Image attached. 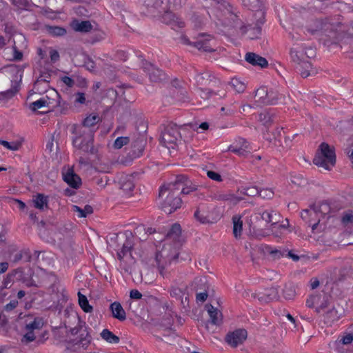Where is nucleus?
<instances>
[{
  "label": "nucleus",
  "mask_w": 353,
  "mask_h": 353,
  "mask_svg": "<svg viewBox=\"0 0 353 353\" xmlns=\"http://www.w3.org/2000/svg\"><path fill=\"white\" fill-rule=\"evenodd\" d=\"M241 1L245 7L254 12L253 14L254 22L245 26L242 20L238 17V19H234L235 21L232 20L234 21V26H241L240 29L243 34H245L247 32L250 31L251 39H259L261 34L262 26L265 22V12L263 9V6L261 0ZM238 17L239 16L238 15Z\"/></svg>",
  "instance_id": "f257e3e1"
},
{
  "label": "nucleus",
  "mask_w": 353,
  "mask_h": 353,
  "mask_svg": "<svg viewBox=\"0 0 353 353\" xmlns=\"http://www.w3.org/2000/svg\"><path fill=\"white\" fill-rule=\"evenodd\" d=\"M181 234V228L180 224L174 223L172 225L170 229L168 232L165 239L167 241H172L174 243V247H172L170 244H165L161 251L156 254V261L159 268L163 269V263L162 259L167 263H170L172 261L175 260L178 258L179 252V248L181 245L180 241Z\"/></svg>",
  "instance_id": "f03ea898"
},
{
  "label": "nucleus",
  "mask_w": 353,
  "mask_h": 353,
  "mask_svg": "<svg viewBox=\"0 0 353 353\" xmlns=\"http://www.w3.org/2000/svg\"><path fill=\"white\" fill-rule=\"evenodd\" d=\"M94 130L72 126L73 146L85 154L96 155L98 153V148L94 145Z\"/></svg>",
  "instance_id": "7ed1b4c3"
},
{
  "label": "nucleus",
  "mask_w": 353,
  "mask_h": 353,
  "mask_svg": "<svg viewBox=\"0 0 353 353\" xmlns=\"http://www.w3.org/2000/svg\"><path fill=\"white\" fill-rule=\"evenodd\" d=\"M175 186L176 185L169 183L159 188V197L163 199L160 206L161 210L168 214H172L181 206L182 200Z\"/></svg>",
  "instance_id": "20e7f679"
},
{
  "label": "nucleus",
  "mask_w": 353,
  "mask_h": 353,
  "mask_svg": "<svg viewBox=\"0 0 353 353\" xmlns=\"http://www.w3.org/2000/svg\"><path fill=\"white\" fill-rule=\"evenodd\" d=\"M319 150L320 152L313 159L314 164L330 170V167L334 166L336 163L334 150L326 143H322L320 145Z\"/></svg>",
  "instance_id": "39448f33"
},
{
  "label": "nucleus",
  "mask_w": 353,
  "mask_h": 353,
  "mask_svg": "<svg viewBox=\"0 0 353 353\" xmlns=\"http://www.w3.org/2000/svg\"><path fill=\"white\" fill-rule=\"evenodd\" d=\"M344 34L338 30L332 24H325L321 32L320 40L327 46L337 45L343 39Z\"/></svg>",
  "instance_id": "423d86ee"
},
{
  "label": "nucleus",
  "mask_w": 353,
  "mask_h": 353,
  "mask_svg": "<svg viewBox=\"0 0 353 353\" xmlns=\"http://www.w3.org/2000/svg\"><path fill=\"white\" fill-rule=\"evenodd\" d=\"M92 337L90 335L88 328L84 326V329L81 332L76 339L69 340L67 341L68 345H70V348L75 352H81L86 350L91 342Z\"/></svg>",
  "instance_id": "0eeeda50"
},
{
  "label": "nucleus",
  "mask_w": 353,
  "mask_h": 353,
  "mask_svg": "<svg viewBox=\"0 0 353 353\" xmlns=\"http://www.w3.org/2000/svg\"><path fill=\"white\" fill-rule=\"evenodd\" d=\"M181 134L176 124L170 123L168 125L164 131L162 132L161 140L163 145L168 148H174L176 145L178 141L181 140Z\"/></svg>",
  "instance_id": "6e6552de"
},
{
  "label": "nucleus",
  "mask_w": 353,
  "mask_h": 353,
  "mask_svg": "<svg viewBox=\"0 0 353 353\" xmlns=\"http://www.w3.org/2000/svg\"><path fill=\"white\" fill-rule=\"evenodd\" d=\"M212 37L210 34L205 33H201L198 35L196 41L194 42L190 41L188 38H184V42L190 46L196 48L199 50L212 52L214 49L210 45V41Z\"/></svg>",
  "instance_id": "1a4fd4ad"
},
{
  "label": "nucleus",
  "mask_w": 353,
  "mask_h": 353,
  "mask_svg": "<svg viewBox=\"0 0 353 353\" xmlns=\"http://www.w3.org/2000/svg\"><path fill=\"white\" fill-rule=\"evenodd\" d=\"M171 183L176 185L175 188L179 192V194H189L196 191L198 187L193 184L186 176L182 174L176 176L175 181Z\"/></svg>",
  "instance_id": "9d476101"
},
{
  "label": "nucleus",
  "mask_w": 353,
  "mask_h": 353,
  "mask_svg": "<svg viewBox=\"0 0 353 353\" xmlns=\"http://www.w3.org/2000/svg\"><path fill=\"white\" fill-rule=\"evenodd\" d=\"M195 80L199 85H209L212 87L219 86L221 88L226 87L227 84L221 82L219 79L213 76L210 72L198 73L195 76Z\"/></svg>",
  "instance_id": "9b49d317"
},
{
  "label": "nucleus",
  "mask_w": 353,
  "mask_h": 353,
  "mask_svg": "<svg viewBox=\"0 0 353 353\" xmlns=\"http://www.w3.org/2000/svg\"><path fill=\"white\" fill-rule=\"evenodd\" d=\"M247 336L248 332L245 329H237L226 335L225 341L232 347H236L245 341Z\"/></svg>",
  "instance_id": "f8f14e48"
},
{
  "label": "nucleus",
  "mask_w": 353,
  "mask_h": 353,
  "mask_svg": "<svg viewBox=\"0 0 353 353\" xmlns=\"http://www.w3.org/2000/svg\"><path fill=\"white\" fill-rule=\"evenodd\" d=\"M145 5L148 9V11L154 16L157 14H161L167 9H170L168 2L166 0H145Z\"/></svg>",
  "instance_id": "ddd939ff"
},
{
  "label": "nucleus",
  "mask_w": 353,
  "mask_h": 353,
  "mask_svg": "<svg viewBox=\"0 0 353 353\" xmlns=\"http://www.w3.org/2000/svg\"><path fill=\"white\" fill-rule=\"evenodd\" d=\"M143 70L148 72L149 78L152 82H160L165 78V74L163 71L155 67L151 63L145 62L143 64Z\"/></svg>",
  "instance_id": "4468645a"
},
{
  "label": "nucleus",
  "mask_w": 353,
  "mask_h": 353,
  "mask_svg": "<svg viewBox=\"0 0 353 353\" xmlns=\"http://www.w3.org/2000/svg\"><path fill=\"white\" fill-rule=\"evenodd\" d=\"M304 49L305 48L302 46H299L296 44L290 50V57L292 60L298 65L303 63V61H307V59L310 57L307 52H304Z\"/></svg>",
  "instance_id": "2eb2a0df"
},
{
  "label": "nucleus",
  "mask_w": 353,
  "mask_h": 353,
  "mask_svg": "<svg viewBox=\"0 0 353 353\" xmlns=\"http://www.w3.org/2000/svg\"><path fill=\"white\" fill-rule=\"evenodd\" d=\"M254 297L261 303H269L278 299L279 290L275 287L265 289L263 292L255 294Z\"/></svg>",
  "instance_id": "dca6fc26"
},
{
  "label": "nucleus",
  "mask_w": 353,
  "mask_h": 353,
  "mask_svg": "<svg viewBox=\"0 0 353 353\" xmlns=\"http://www.w3.org/2000/svg\"><path fill=\"white\" fill-rule=\"evenodd\" d=\"M63 181L74 189H78L81 185V179L74 173L72 168H68L65 173L63 174Z\"/></svg>",
  "instance_id": "f3484780"
},
{
  "label": "nucleus",
  "mask_w": 353,
  "mask_h": 353,
  "mask_svg": "<svg viewBox=\"0 0 353 353\" xmlns=\"http://www.w3.org/2000/svg\"><path fill=\"white\" fill-rule=\"evenodd\" d=\"M137 174L134 173L132 174H123L119 179V184L121 189L125 192H130L134 188V176Z\"/></svg>",
  "instance_id": "a211bd4d"
},
{
  "label": "nucleus",
  "mask_w": 353,
  "mask_h": 353,
  "mask_svg": "<svg viewBox=\"0 0 353 353\" xmlns=\"http://www.w3.org/2000/svg\"><path fill=\"white\" fill-rule=\"evenodd\" d=\"M245 59L251 65L254 66H259L261 68H266L268 65V62L265 58L254 52L246 53Z\"/></svg>",
  "instance_id": "6ab92c4d"
},
{
  "label": "nucleus",
  "mask_w": 353,
  "mask_h": 353,
  "mask_svg": "<svg viewBox=\"0 0 353 353\" xmlns=\"http://www.w3.org/2000/svg\"><path fill=\"white\" fill-rule=\"evenodd\" d=\"M256 214H259L261 218L267 223H271L272 225H276L279 221V214L272 209L266 210L263 212H261L258 209Z\"/></svg>",
  "instance_id": "aec40b11"
},
{
  "label": "nucleus",
  "mask_w": 353,
  "mask_h": 353,
  "mask_svg": "<svg viewBox=\"0 0 353 353\" xmlns=\"http://www.w3.org/2000/svg\"><path fill=\"white\" fill-rule=\"evenodd\" d=\"M71 28L76 32L86 33L92 30V25L89 21L74 19L70 23Z\"/></svg>",
  "instance_id": "412c9836"
},
{
  "label": "nucleus",
  "mask_w": 353,
  "mask_h": 353,
  "mask_svg": "<svg viewBox=\"0 0 353 353\" xmlns=\"http://www.w3.org/2000/svg\"><path fill=\"white\" fill-rule=\"evenodd\" d=\"M110 310L112 312V316L121 321L126 319V314L119 302L114 301L110 304Z\"/></svg>",
  "instance_id": "4be33fe9"
},
{
  "label": "nucleus",
  "mask_w": 353,
  "mask_h": 353,
  "mask_svg": "<svg viewBox=\"0 0 353 353\" xmlns=\"http://www.w3.org/2000/svg\"><path fill=\"white\" fill-rule=\"evenodd\" d=\"M34 207L40 210L48 208V196L41 193H37L32 196Z\"/></svg>",
  "instance_id": "5701e85b"
},
{
  "label": "nucleus",
  "mask_w": 353,
  "mask_h": 353,
  "mask_svg": "<svg viewBox=\"0 0 353 353\" xmlns=\"http://www.w3.org/2000/svg\"><path fill=\"white\" fill-rule=\"evenodd\" d=\"M99 121L100 118L97 114H90L83 119L81 125H74L73 126H77V128H89L96 131L98 128H95V126Z\"/></svg>",
  "instance_id": "b1692460"
},
{
  "label": "nucleus",
  "mask_w": 353,
  "mask_h": 353,
  "mask_svg": "<svg viewBox=\"0 0 353 353\" xmlns=\"http://www.w3.org/2000/svg\"><path fill=\"white\" fill-rule=\"evenodd\" d=\"M145 141L143 138H137L132 143V156L139 157L142 155Z\"/></svg>",
  "instance_id": "393cba45"
},
{
  "label": "nucleus",
  "mask_w": 353,
  "mask_h": 353,
  "mask_svg": "<svg viewBox=\"0 0 353 353\" xmlns=\"http://www.w3.org/2000/svg\"><path fill=\"white\" fill-rule=\"evenodd\" d=\"M264 254H268L273 260H278L285 256L286 250L274 248L270 245H265L263 248Z\"/></svg>",
  "instance_id": "a878e982"
},
{
  "label": "nucleus",
  "mask_w": 353,
  "mask_h": 353,
  "mask_svg": "<svg viewBox=\"0 0 353 353\" xmlns=\"http://www.w3.org/2000/svg\"><path fill=\"white\" fill-rule=\"evenodd\" d=\"M222 90H212V89H201V96L204 99H208L212 97L213 95H217L220 98H224L226 96V90L225 87L221 88Z\"/></svg>",
  "instance_id": "bb28decb"
},
{
  "label": "nucleus",
  "mask_w": 353,
  "mask_h": 353,
  "mask_svg": "<svg viewBox=\"0 0 353 353\" xmlns=\"http://www.w3.org/2000/svg\"><path fill=\"white\" fill-rule=\"evenodd\" d=\"M205 307L208 309V312L210 315L211 323L213 325H219L221 323V319H219L222 314L216 308L214 307L212 305H207Z\"/></svg>",
  "instance_id": "cd10ccee"
},
{
  "label": "nucleus",
  "mask_w": 353,
  "mask_h": 353,
  "mask_svg": "<svg viewBox=\"0 0 353 353\" xmlns=\"http://www.w3.org/2000/svg\"><path fill=\"white\" fill-rule=\"evenodd\" d=\"M193 288L196 292H199V290L201 292H205V290L208 291L209 285L207 279L205 277L195 278L193 282Z\"/></svg>",
  "instance_id": "c85d7f7f"
},
{
  "label": "nucleus",
  "mask_w": 353,
  "mask_h": 353,
  "mask_svg": "<svg viewBox=\"0 0 353 353\" xmlns=\"http://www.w3.org/2000/svg\"><path fill=\"white\" fill-rule=\"evenodd\" d=\"M282 130L283 128H276L274 132H272V137L268 132L267 134H264V137L266 140H268L270 143H273L274 145H277L278 143L281 142V139L282 137Z\"/></svg>",
  "instance_id": "c756f323"
},
{
  "label": "nucleus",
  "mask_w": 353,
  "mask_h": 353,
  "mask_svg": "<svg viewBox=\"0 0 353 353\" xmlns=\"http://www.w3.org/2000/svg\"><path fill=\"white\" fill-rule=\"evenodd\" d=\"M13 43V46H16L19 49L25 50L28 47L27 39L21 33H16L14 34Z\"/></svg>",
  "instance_id": "7c9ffc66"
},
{
  "label": "nucleus",
  "mask_w": 353,
  "mask_h": 353,
  "mask_svg": "<svg viewBox=\"0 0 353 353\" xmlns=\"http://www.w3.org/2000/svg\"><path fill=\"white\" fill-rule=\"evenodd\" d=\"M310 208L314 214L321 213L323 215H325L330 212V207L326 201H322L319 205L314 204Z\"/></svg>",
  "instance_id": "2f4dec72"
},
{
  "label": "nucleus",
  "mask_w": 353,
  "mask_h": 353,
  "mask_svg": "<svg viewBox=\"0 0 353 353\" xmlns=\"http://www.w3.org/2000/svg\"><path fill=\"white\" fill-rule=\"evenodd\" d=\"M23 141V139H21L15 141L8 142L0 139V144L11 151H17L21 148Z\"/></svg>",
  "instance_id": "473e14b6"
},
{
  "label": "nucleus",
  "mask_w": 353,
  "mask_h": 353,
  "mask_svg": "<svg viewBox=\"0 0 353 353\" xmlns=\"http://www.w3.org/2000/svg\"><path fill=\"white\" fill-rule=\"evenodd\" d=\"M101 336L103 339L110 343L117 344L119 343L120 341L119 336H116L113 332L108 329H104L102 330Z\"/></svg>",
  "instance_id": "72a5a7b5"
},
{
  "label": "nucleus",
  "mask_w": 353,
  "mask_h": 353,
  "mask_svg": "<svg viewBox=\"0 0 353 353\" xmlns=\"http://www.w3.org/2000/svg\"><path fill=\"white\" fill-rule=\"evenodd\" d=\"M73 212H77V216L80 218L86 217L88 215L93 213V208L90 205H85L83 208H81L77 205L72 206Z\"/></svg>",
  "instance_id": "f704fd0d"
},
{
  "label": "nucleus",
  "mask_w": 353,
  "mask_h": 353,
  "mask_svg": "<svg viewBox=\"0 0 353 353\" xmlns=\"http://www.w3.org/2000/svg\"><path fill=\"white\" fill-rule=\"evenodd\" d=\"M46 30L52 37H62L67 32L65 28L55 26H47Z\"/></svg>",
  "instance_id": "c9c22d12"
},
{
  "label": "nucleus",
  "mask_w": 353,
  "mask_h": 353,
  "mask_svg": "<svg viewBox=\"0 0 353 353\" xmlns=\"http://www.w3.org/2000/svg\"><path fill=\"white\" fill-rule=\"evenodd\" d=\"M170 9H167L165 12H162L161 14H157L156 16L161 17V20L165 24H172L175 22V15L174 13L170 11Z\"/></svg>",
  "instance_id": "e433bc0d"
},
{
  "label": "nucleus",
  "mask_w": 353,
  "mask_h": 353,
  "mask_svg": "<svg viewBox=\"0 0 353 353\" xmlns=\"http://www.w3.org/2000/svg\"><path fill=\"white\" fill-rule=\"evenodd\" d=\"M79 304L81 309L86 313L92 312L93 310L92 306L89 304L87 297L82 294L80 292H78Z\"/></svg>",
  "instance_id": "4c0bfd02"
},
{
  "label": "nucleus",
  "mask_w": 353,
  "mask_h": 353,
  "mask_svg": "<svg viewBox=\"0 0 353 353\" xmlns=\"http://www.w3.org/2000/svg\"><path fill=\"white\" fill-rule=\"evenodd\" d=\"M233 222V234L236 238H238L241 235L243 221L240 216H234L232 217Z\"/></svg>",
  "instance_id": "58836bf2"
},
{
  "label": "nucleus",
  "mask_w": 353,
  "mask_h": 353,
  "mask_svg": "<svg viewBox=\"0 0 353 353\" xmlns=\"http://www.w3.org/2000/svg\"><path fill=\"white\" fill-rule=\"evenodd\" d=\"M18 83L14 82V85H12V88L6 91L0 92V100L8 99L13 97L16 93L19 91Z\"/></svg>",
  "instance_id": "ea45409f"
},
{
  "label": "nucleus",
  "mask_w": 353,
  "mask_h": 353,
  "mask_svg": "<svg viewBox=\"0 0 353 353\" xmlns=\"http://www.w3.org/2000/svg\"><path fill=\"white\" fill-rule=\"evenodd\" d=\"M259 120L263 122L264 125H268L274 122L275 115L271 111H264L259 114Z\"/></svg>",
  "instance_id": "a19ab883"
},
{
  "label": "nucleus",
  "mask_w": 353,
  "mask_h": 353,
  "mask_svg": "<svg viewBox=\"0 0 353 353\" xmlns=\"http://www.w3.org/2000/svg\"><path fill=\"white\" fill-rule=\"evenodd\" d=\"M273 94L274 92L272 90L268 91L265 87H262L256 91L255 97H257L259 100H261L265 103L266 98L269 99Z\"/></svg>",
  "instance_id": "79ce46f5"
},
{
  "label": "nucleus",
  "mask_w": 353,
  "mask_h": 353,
  "mask_svg": "<svg viewBox=\"0 0 353 353\" xmlns=\"http://www.w3.org/2000/svg\"><path fill=\"white\" fill-rule=\"evenodd\" d=\"M296 296L295 287L292 284L285 285L283 289V296L287 300H292Z\"/></svg>",
  "instance_id": "37998d69"
},
{
  "label": "nucleus",
  "mask_w": 353,
  "mask_h": 353,
  "mask_svg": "<svg viewBox=\"0 0 353 353\" xmlns=\"http://www.w3.org/2000/svg\"><path fill=\"white\" fill-rule=\"evenodd\" d=\"M299 68H298L299 71L302 77L306 78L310 75V69L312 68L311 63L307 61H303V63L299 65Z\"/></svg>",
  "instance_id": "c03bdc74"
},
{
  "label": "nucleus",
  "mask_w": 353,
  "mask_h": 353,
  "mask_svg": "<svg viewBox=\"0 0 353 353\" xmlns=\"http://www.w3.org/2000/svg\"><path fill=\"white\" fill-rule=\"evenodd\" d=\"M259 189L256 186L242 187L240 192L248 196H259Z\"/></svg>",
  "instance_id": "a18cd8bd"
},
{
  "label": "nucleus",
  "mask_w": 353,
  "mask_h": 353,
  "mask_svg": "<svg viewBox=\"0 0 353 353\" xmlns=\"http://www.w3.org/2000/svg\"><path fill=\"white\" fill-rule=\"evenodd\" d=\"M48 104H49V103H48V100L42 98L36 101L31 103L30 104V109L32 111L35 112L37 110H38L39 108L48 106Z\"/></svg>",
  "instance_id": "49530a36"
},
{
  "label": "nucleus",
  "mask_w": 353,
  "mask_h": 353,
  "mask_svg": "<svg viewBox=\"0 0 353 353\" xmlns=\"http://www.w3.org/2000/svg\"><path fill=\"white\" fill-rule=\"evenodd\" d=\"M26 257V261L29 262L31 260V254L29 250H21L20 252L16 254L14 256L13 262L17 263L22 259V258Z\"/></svg>",
  "instance_id": "de8ad7c7"
},
{
  "label": "nucleus",
  "mask_w": 353,
  "mask_h": 353,
  "mask_svg": "<svg viewBox=\"0 0 353 353\" xmlns=\"http://www.w3.org/2000/svg\"><path fill=\"white\" fill-rule=\"evenodd\" d=\"M186 287L184 288L173 286L170 289V296L176 299H181L185 294Z\"/></svg>",
  "instance_id": "09e8293b"
},
{
  "label": "nucleus",
  "mask_w": 353,
  "mask_h": 353,
  "mask_svg": "<svg viewBox=\"0 0 353 353\" xmlns=\"http://www.w3.org/2000/svg\"><path fill=\"white\" fill-rule=\"evenodd\" d=\"M230 85L238 92L241 93L245 89V84L238 79H232L230 82Z\"/></svg>",
  "instance_id": "8fccbe9b"
},
{
  "label": "nucleus",
  "mask_w": 353,
  "mask_h": 353,
  "mask_svg": "<svg viewBox=\"0 0 353 353\" xmlns=\"http://www.w3.org/2000/svg\"><path fill=\"white\" fill-rule=\"evenodd\" d=\"M341 316V315L338 313V311L334 307H332L326 313L325 318L329 322H334L338 321Z\"/></svg>",
  "instance_id": "3c124183"
},
{
  "label": "nucleus",
  "mask_w": 353,
  "mask_h": 353,
  "mask_svg": "<svg viewBox=\"0 0 353 353\" xmlns=\"http://www.w3.org/2000/svg\"><path fill=\"white\" fill-rule=\"evenodd\" d=\"M130 141L128 137H120L116 139L114 143V148L115 149H121L123 145H127Z\"/></svg>",
  "instance_id": "603ef678"
},
{
  "label": "nucleus",
  "mask_w": 353,
  "mask_h": 353,
  "mask_svg": "<svg viewBox=\"0 0 353 353\" xmlns=\"http://www.w3.org/2000/svg\"><path fill=\"white\" fill-rule=\"evenodd\" d=\"M274 193L272 189L270 188H264L259 189V196L264 199H270L273 197Z\"/></svg>",
  "instance_id": "864d4df0"
},
{
  "label": "nucleus",
  "mask_w": 353,
  "mask_h": 353,
  "mask_svg": "<svg viewBox=\"0 0 353 353\" xmlns=\"http://www.w3.org/2000/svg\"><path fill=\"white\" fill-rule=\"evenodd\" d=\"M42 327V323L37 319H34L33 321L27 323L25 326L26 330H39Z\"/></svg>",
  "instance_id": "5fc2aeb1"
},
{
  "label": "nucleus",
  "mask_w": 353,
  "mask_h": 353,
  "mask_svg": "<svg viewBox=\"0 0 353 353\" xmlns=\"http://www.w3.org/2000/svg\"><path fill=\"white\" fill-rule=\"evenodd\" d=\"M123 245L126 248H130L132 250L134 247V236L132 232L126 233L125 234V240L123 243Z\"/></svg>",
  "instance_id": "6e6d98bb"
},
{
  "label": "nucleus",
  "mask_w": 353,
  "mask_h": 353,
  "mask_svg": "<svg viewBox=\"0 0 353 353\" xmlns=\"http://www.w3.org/2000/svg\"><path fill=\"white\" fill-rule=\"evenodd\" d=\"M74 103L75 104H85L86 99L85 94L81 92H77L74 94Z\"/></svg>",
  "instance_id": "4d7b16f0"
},
{
  "label": "nucleus",
  "mask_w": 353,
  "mask_h": 353,
  "mask_svg": "<svg viewBox=\"0 0 353 353\" xmlns=\"http://www.w3.org/2000/svg\"><path fill=\"white\" fill-rule=\"evenodd\" d=\"M34 330H27V333L25 334L21 339L22 343H30L35 340Z\"/></svg>",
  "instance_id": "13d9d810"
},
{
  "label": "nucleus",
  "mask_w": 353,
  "mask_h": 353,
  "mask_svg": "<svg viewBox=\"0 0 353 353\" xmlns=\"http://www.w3.org/2000/svg\"><path fill=\"white\" fill-rule=\"evenodd\" d=\"M185 1L186 0H166V2H168L170 9L180 8Z\"/></svg>",
  "instance_id": "bf43d9fd"
},
{
  "label": "nucleus",
  "mask_w": 353,
  "mask_h": 353,
  "mask_svg": "<svg viewBox=\"0 0 353 353\" xmlns=\"http://www.w3.org/2000/svg\"><path fill=\"white\" fill-rule=\"evenodd\" d=\"M13 50V60L21 61L23 59V49H19L16 46H12Z\"/></svg>",
  "instance_id": "052dcab7"
},
{
  "label": "nucleus",
  "mask_w": 353,
  "mask_h": 353,
  "mask_svg": "<svg viewBox=\"0 0 353 353\" xmlns=\"http://www.w3.org/2000/svg\"><path fill=\"white\" fill-rule=\"evenodd\" d=\"M353 341V335L352 334H347L346 336H344L338 341H336V343L338 345L343 344L347 345L350 344Z\"/></svg>",
  "instance_id": "680f3d73"
},
{
  "label": "nucleus",
  "mask_w": 353,
  "mask_h": 353,
  "mask_svg": "<svg viewBox=\"0 0 353 353\" xmlns=\"http://www.w3.org/2000/svg\"><path fill=\"white\" fill-rule=\"evenodd\" d=\"M12 4L19 9H26L29 6L27 0H11Z\"/></svg>",
  "instance_id": "e2e57ef3"
},
{
  "label": "nucleus",
  "mask_w": 353,
  "mask_h": 353,
  "mask_svg": "<svg viewBox=\"0 0 353 353\" xmlns=\"http://www.w3.org/2000/svg\"><path fill=\"white\" fill-rule=\"evenodd\" d=\"M131 250L130 248H125L124 245H122V248L120 251L117 252V256L119 260L121 261L124 256H127L128 254H130L131 255Z\"/></svg>",
  "instance_id": "0e129e2a"
},
{
  "label": "nucleus",
  "mask_w": 353,
  "mask_h": 353,
  "mask_svg": "<svg viewBox=\"0 0 353 353\" xmlns=\"http://www.w3.org/2000/svg\"><path fill=\"white\" fill-rule=\"evenodd\" d=\"M341 223L344 225L353 223V214L351 213H345L341 217Z\"/></svg>",
  "instance_id": "69168bd1"
},
{
  "label": "nucleus",
  "mask_w": 353,
  "mask_h": 353,
  "mask_svg": "<svg viewBox=\"0 0 353 353\" xmlns=\"http://www.w3.org/2000/svg\"><path fill=\"white\" fill-rule=\"evenodd\" d=\"M207 176L210 179L216 181L220 182V181H222V180H223L221 176L218 172H216L214 171H212V170L208 171Z\"/></svg>",
  "instance_id": "338daca9"
},
{
  "label": "nucleus",
  "mask_w": 353,
  "mask_h": 353,
  "mask_svg": "<svg viewBox=\"0 0 353 353\" xmlns=\"http://www.w3.org/2000/svg\"><path fill=\"white\" fill-rule=\"evenodd\" d=\"M208 296V291L205 290V292H197L196 294V302L203 303L205 301Z\"/></svg>",
  "instance_id": "774afa93"
}]
</instances>
